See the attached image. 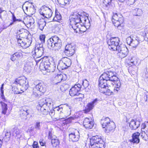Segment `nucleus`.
I'll return each instance as SVG.
<instances>
[{"label": "nucleus", "instance_id": "obj_58", "mask_svg": "<svg viewBox=\"0 0 148 148\" xmlns=\"http://www.w3.org/2000/svg\"><path fill=\"white\" fill-rule=\"evenodd\" d=\"M36 90L35 91L34 90H33V95H34L36 97H37L38 96V92H36Z\"/></svg>", "mask_w": 148, "mask_h": 148}, {"label": "nucleus", "instance_id": "obj_17", "mask_svg": "<svg viewBox=\"0 0 148 148\" xmlns=\"http://www.w3.org/2000/svg\"><path fill=\"white\" fill-rule=\"evenodd\" d=\"M23 9L24 12H31L34 10L35 7L32 3L26 2L23 5Z\"/></svg>", "mask_w": 148, "mask_h": 148}, {"label": "nucleus", "instance_id": "obj_26", "mask_svg": "<svg viewBox=\"0 0 148 148\" xmlns=\"http://www.w3.org/2000/svg\"><path fill=\"white\" fill-rule=\"evenodd\" d=\"M48 138L51 140V144L53 147H56L59 144V141L58 139L53 138L51 131H49V132Z\"/></svg>", "mask_w": 148, "mask_h": 148}, {"label": "nucleus", "instance_id": "obj_38", "mask_svg": "<svg viewBox=\"0 0 148 148\" xmlns=\"http://www.w3.org/2000/svg\"><path fill=\"white\" fill-rule=\"evenodd\" d=\"M62 17L60 14L58 12H56L55 15L54 17L53 20V21L60 22L62 20Z\"/></svg>", "mask_w": 148, "mask_h": 148}, {"label": "nucleus", "instance_id": "obj_53", "mask_svg": "<svg viewBox=\"0 0 148 148\" xmlns=\"http://www.w3.org/2000/svg\"><path fill=\"white\" fill-rule=\"evenodd\" d=\"M55 111L53 110H51L49 112V115L51 116V117L52 118L54 116L55 113Z\"/></svg>", "mask_w": 148, "mask_h": 148}, {"label": "nucleus", "instance_id": "obj_13", "mask_svg": "<svg viewBox=\"0 0 148 148\" xmlns=\"http://www.w3.org/2000/svg\"><path fill=\"white\" fill-rule=\"evenodd\" d=\"M127 43L133 47H136L139 43L140 41L139 37L136 38L132 37L131 36L128 37L126 40Z\"/></svg>", "mask_w": 148, "mask_h": 148}, {"label": "nucleus", "instance_id": "obj_7", "mask_svg": "<svg viewBox=\"0 0 148 148\" xmlns=\"http://www.w3.org/2000/svg\"><path fill=\"white\" fill-rule=\"evenodd\" d=\"M20 36H17V41L18 45L22 47L26 48L28 47L31 44L32 42V37L30 35H28V37L25 40L24 38H20Z\"/></svg>", "mask_w": 148, "mask_h": 148}, {"label": "nucleus", "instance_id": "obj_10", "mask_svg": "<svg viewBox=\"0 0 148 148\" xmlns=\"http://www.w3.org/2000/svg\"><path fill=\"white\" fill-rule=\"evenodd\" d=\"M81 86L79 84L75 85L74 86L72 87L70 89L69 91V94L71 96H78L79 95H81L79 97L77 98L79 101L82 100V98L84 97L83 94H81L79 92L80 91Z\"/></svg>", "mask_w": 148, "mask_h": 148}, {"label": "nucleus", "instance_id": "obj_62", "mask_svg": "<svg viewBox=\"0 0 148 148\" xmlns=\"http://www.w3.org/2000/svg\"><path fill=\"white\" fill-rule=\"evenodd\" d=\"M17 19L16 18V17L14 14L12 15V20L13 22H15L16 21Z\"/></svg>", "mask_w": 148, "mask_h": 148}, {"label": "nucleus", "instance_id": "obj_31", "mask_svg": "<svg viewBox=\"0 0 148 148\" xmlns=\"http://www.w3.org/2000/svg\"><path fill=\"white\" fill-rule=\"evenodd\" d=\"M62 106V105H60L59 106L56 107L54 109L55 112H58L57 113L60 114L59 116L60 118L59 119H56L57 120L60 119H61L62 118V114L63 113V110Z\"/></svg>", "mask_w": 148, "mask_h": 148}, {"label": "nucleus", "instance_id": "obj_8", "mask_svg": "<svg viewBox=\"0 0 148 148\" xmlns=\"http://www.w3.org/2000/svg\"><path fill=\"white\" fill-rule=\"evenodd\" d=\"M120 40L118 37L111 38L107 42L109 48L113 51H117L118 47H120L121 44H119Z\"/></svg>", "mask_w": 148, "mask_h": 148}, {"label": "nucleus", "instance_id": "obj_52", "mask_svg": "<svg viewBox=\"0 0 148 148\" xmlns=\"http://www.w3.org/2000/svg\"><path fill=\"white\" fill-rule=\"evenodd\" d=\"M45 36L44 35H41L40 36V38L42 43H44Z\"/></svg>", "mask_w": 148, "mask_h": 148}, {"label": "nucleus", "instance_id": "obj_27", "mask_svg": "<svg viewBox=\"0 0 148 148\" xmlns=\"http://www.w3.org/2000/svg\"><path fill=\"white\" fill-rule=\"evenodd\" d=\"M21 131L19 129L16 127L12 129L11 131V134L15 138H18L20 137Z\"/></svg>", "mask_w": 148, "mask_h": 148}, {"label": "nucleus", "instance_id": "obj_49", "mask_svg": "<svg viewBox=\"0 0 148 148\" xmlns=\"http://www.w3.org/2000/svg\"><path fill=\"white\" fill-rule=\"evenodd\" d=\"M12 90L14 92V94H18L21 93V92L19 91L17 87L13 88Z\"/></svg>", "mask_w": 148, "mask_h": 148}, {"label": "nucleus", "instance_id": "obj_59", "mask_svg": "<svg viewBox=\"0 0 148 148\" xmlns=\"http://www.w3.org/2000/svg\"><path fill=\"white\" fill-rule=\"evenodd\" d=\"M1 98L3 99H4V100H5V96L4 95V92H1Z\"/></svg>", "mask_w": 148, "mask_h": 148}, {"label": "nucleus", "instance_id": "obj_46", "mask_svg": "<svg viewBox=\"0 0 148 148\" xmlns=\"http://www.w3.org/2000/svg\"><path fill=\"white\" fill-rule=\"evenodd\" d=\"M49 65L47 71L49 72H53L55 70V66L54 65L51 64H50Z\"/></svg>", "mask_w": 148, "mask_h": 148}, {"label": "nucleus", "instance_id": "obj_23", "mask_svg": "<svg viewBox=\"0 0 148 148\" xmlns=\"http://www.w3.org/2000/svg\"><path fill=\"white\" fill-rule=\"evenodd\" d=\"M29 111L25 107H23L20 110V115L22 118L26 119L27 116L29 113Z\"/></svg>", "mask_w": 148, "mask_h": 148}, {"label": "nucleus", "instance_id": "obj_22", "mask_svg": "<svg viewBox=\"0 0 148 148\" xmlns=\"http://www.w3.org/2000/svg\"><path fill=\"white\" fill-rule=\"evenodd\" d=\"M46 86L43 83H40L35 86L34 90L35 91L36 90L37 91H39L43 93L46 91Z\"/></svg>", "mask_w": 148, "mask_h": 148}, {"label": "nucleus", "instance_id": "obj_29", "mask_svg": "<svg viewBox=\"0 0 148 148\" xmlns=\"http://www.w3.org/2000/svg\"><path fill=\"white\" fill-rule=\"evenodd\" d=\"M75 27H76L75 28H72L76 33H82L85 32L86 30V28L85 26L84 25L82 26V25L80 24V25H79L77 27V26H75Z\"/></svg>", "mask_w": 148, "mask_h": 148}, {"label": "nucleus", "instance_id": "obj_30", "mask_svg": "<svg viewBox=\"0 0 148 148\" xmlns=\"http://www.w3.org/2000/svg\"><path fill=\"white\" fill-rule=\"evenodd\" d=\"M22 53L20 52H16L12 55H10V60L14 62L18 60L21 56Z\"/></svg>", "mask_w": 148, "mask_h": 148}, {"label": "nucleus", "instance_id": "obj_40", "mask_svg": "<svg viewBox=\"0 0 148 148\" xmlns=\"http://www.w3.org/2000/svg\"><path fill=\"white\" fill-rule=\"evenodd\" d=\"M112 82H116L115 84H116V86L115 87L114 90V91H116L118 92L119 90V88L121 85V83L119 81V79L118 77V79L115 81H111Z\"/></svg>", "mask_w": 148, "mask_h": 148}, {"label": "nucleus", "instance_id": "obj_48", "mask_svg": "<svg viewBox=\"0 0 148 148\" xmlns=\"http://www.w3.org/2000/svg\"><path fill=\"white\" fill-rule=\"evenodd\" d=\"M135 11H136V14L135 15L136 16H140L143 13L142 11L140 9H136Z\"/></svg>", "mask_w": 148, "mask_h": 148}, {"label": "nucleus", "instance_id": "obj_24", "mask_svg": "<svg viewBox=\"0 0 148 148\" xmlns=\"http://www.w3.org/2000/svg\"><path fill=\"white\" fill-rule=\"evenodd\" d=\"M140 124V121L132 119L130 123L129 126L132 130H135L139 127Z\"/></svg>", "mask_w": 148, "mask_h": 148}, {"label": "nucleus", "instance_id": "obj_14", "mask_svg": "<svg viewBox=\"0 0 148 148\" xmlns=\"http://www.w3.org/2000/svg\"><path fill=\"white\" fill-rule=\"evenodd\" d=\"M117 51H118V55L121 58L126 57L128 53L127 48L124 45L121 44V46L118 47Z\"/></svg>", "mask_w": 148, "mask_h": 148}, {"label": "nucleus", "instance_id": "obj_55", "mask_svg": "<svg viewBox=\"0 0 148 148\" xmlns=\"http://www.w3.org/2000/svg\"><path fill=\"white\" fill-rule=\"evenodd\" d=\"M76 118H77L75 116L71 117L68 119V120L69 122H71L72 120H74L76 119Z\"/></svg>", "mask_w": 148, "mask_h": 148}, {"label": "nucleus", "instance_id": "obj_39", "mask_svg": "<svg viewBox=\"0 0 148 148\" xmlns=\"http://www.w3.org/2000/svg\"><path fill=\"white\" fill-rule=\"evenodd\" d=\"M57 68L59 70H62L67 68L62 61V59L60 60L57 66Z\"/></svg>", "mask_w": 148, "mask_h": 148}, {"label": "nucleus", "instance_id": "obj_56", "mask_svg": "<svg viewBox=\"0 0 148 148\" xmlns=\"http://www.w3.org/2000/svg\"><path fill=\"white\" fill-rule=\"evenodd\" d=\"M144 40L146 41H148V33H145L144 36Z\"/></svg>", "mask_w": 148, "mask_h": 148}, {"label": "nucleus", "instance_id": "obj_37", "mask_svg": "<svg viewBox=\"0 0 148 148\" xmlns=\"http://www.w3.org/2000/svg\"><path fill=\"white\" fill-rule=\"evenodd\" d=\"M129 62V64L131 66L133 65H136L137 64L138 61V60L135 57H133L131 58Z\"/></svg>", "mask_w": 148, "mask_h": 148}, {"label": "nucleus", "instance_id": "obj_20", "mask_svg": "<svg viewBox=\"0 0 148 148\" xmlns=\"http://www.w3.org/2000/svg\"><path fill=\"white\" fill-rule=\"evenodd\" d=\"M83 125L86 128L91 129L93 127L94 123L91 119L86 118L83 121Z\"/></svg>", "mask_w": 148, "mask_h": 148}, {"label": "nucleus", "instance_id": "obj_36", "mask_svg": "<svg viewBox=\"0 0 148 148\" xmlns=\"http://www.w3.org/2000/svg\"><path fill=\"white\" fill-rule=\"evenodd\" d=\"M0 103L1 105L2 109L1 113L4 114H5L6 113L7 110H8V108H7V105L6 104L2 101H0Z\"/></svg>", "mask_w": 148, "mask_h": 148}, {"label": "nucleus", "instance_id": "obj_54", "mask_svg": "<svg viewBox=\"0 0 148 148\" xmlns=\"http://www.w3.org/2000/svg\"><path fill=\"white\" fill-rule=\"evenodd\" d=\"M32 146L33 148H39L38 143L36 141H34V142Z\"/></svg>", "mask_w": 148, "mask_h": 148}, {"label": "nucleus", "instance_id": "obj_35", "mask_svg": "<svg viewBox=\"0 0 148 148\" xmlns=\"http://www.w3.org/2000/svg\"><path fill=\"white\" fill-rule=\"evenodd\" d=\"M50 63L49 62H42L41 63L40 65V67L42 70L48 71L49 66L50 65Z\"/></svg>", "mask_w": 148, "mask_h": 148}, {"label": "nucleus", "instance_id": "obj_12", "mask_svg": "<svg viewBox=\"0 0 148 148\" xmlns=\"http://www.w3.org/2000/svg\"><path fill=\"white\" fill-rule=\"evenodd\" d=\"M14 84H19L23 87L25 90H27L29 87L28 82L26 78L24 77H19L16 78L13 82Z\"/></svg>", "mask_w": 148, "mask_h": 148}, {"label": "nucleus", "instance_id": "obj_51", "mask_svg": "<svg viewBox=\"0 0 148 148\" xmlns=\"http://www.w3.org/2000/svg\"><path fill=\"white\" fill-rule=\"evenodd\" d=\"M39 143L41 146H44L45 144V142L42 139H40L39 141Z\"/></svg>", "mask_w": 148, "mask_h": 148}, {"label": "nucleus", "instance_id": "obj_19", "mask_svg": "<svg viewBox=\"0 0 148 148\" xmlns=\"http://www.w3.org/2000/svg\"><path fill=\"white\" fill-rule=\"evenodd\" d=\"M79 131L76 130L73 132L69 134V137L70 140L73 142H76L78 141L79 138Z\"/></svg>", "mask_w": 148, "mask_h": 148}, {"label": "nucleus", "instance_id": "obj_28", "mask_svg": "<svg viewBox=\"0 0 148 148\" xmlns=\"http://www.w3.org/2000/svg\"><path fill=\"white\" fill-rule=\"evenodd\" d=\"M88 14L85 12H83L81 13L80 18L81 19L80 22L82 23L84 25L86 24L87 20L89 22V20L88 19Z\"/></svg>", "mask_w": 148, "mask_h": 148}, {"label": "nucleus", "instance_id": "obj_43", "mask_svg": "<svg viewBox=\"0 0 148 148\" xmlns=\"http://www.w3.org/2000/svg\"><path fill=\"white\" fill-rule=\"evenodd\" d=\"M58 3L64 6L66 4H69L70 0H57Z\"/></svg>", "mask_w": 148, "mask_h": 148}, {"label": "nucleus", "instance_id": "obj_42", "mask_svg": "<svg viewBox=\"0 0 148 148\" xmlns=\"http://www.w3.org/2000/svg\"><path fill=\"white\" fill-rule=\"evenodd\" d=\"M112 0H103V2L107 10H108L111 4Z\"/></svg>", "mask_w": 148, "mask_h": 148}, {"label": "nucleus", "instance_id": "obj_16", "mask_svg": "<svg viewBox=\"0 0 148 148\" xmlns=\"http://www.w3.org/2000/svg\"><path fill=\"white\" fill-rule=\"evenodd\" d=\"M75 49V46L74 45L69 44L66 46L64 52L67 56H71L74 54Z\"/></svg>", "mask_w": 148, "mask_h": 148}, {"label": "nucleus", "instance_id": "obj_45", "mask_svg": "<svg viewBox=\"0 0 148 148\" xmlns=\"http://www.w3.org/2000/svg\"><path fill=\"white\" fill-rule=\"evenodd\" d=\"M27 19V24H29L30 25H33L34 23V19L32 17H29Z\"/></svg>", "mask_w": 148, "mask_h": 148}, {"label": "nucleus", "instance_id": "obj_41", "mask_svg": "<svg viewBox=\"0 0 148 148\" xmlns=\"http://www.w3.org/2000/svg\"><path fill=\"white\" fill-rule=\"evenodd\" d=\"M11 134L10 132H7L4 134V135L5 134L4 137L1 136L2 137L3 141L4 140L5 142H8L10 140Z\"/></svg>", "mask_w": 148, "mask_h": 148}, {"label": "nucleus", "instance_id": "obj_44", "mask_svg": "<svg viewBox=\"0 0 148 148\" xmlns=\"http://www.w3.org/2000/svg\"><path fill=\"white\" fill-rule=\"evenodd\" d=\"M140 134V136L144 140H148V136L145 133V132L144 131H142Z\"/></svg>", "mask_w": 148, "mask_h": 148}, {"label": "nucleus", "instance_id": "obj_32", "mask_svg": "<svg viewBox=\"0 0 148 148\" xmlns=\"http://www.w3.org/2000/svg\"><path fill=\"white\" fill-rule=\"evenodd\" d=\"M46 22L43 18L40 19L38 21V24L39 28L42 31L44 29V27L46 25Z\"/></svg>", "mask_w": 148, "mask_h": 148}, {"label": "nucleus", "instance_id": "obj_15", "mask_svg": "<svg viewBox=\"0 0 148 148\" xmlns=\"http://www.w3.org/2000/svg\"><path fill=\"white\" fill-rule=\"evenodd\" d=\"M44 49L42 43L37 44L35 47L34 51L32 52V53L33 55L35 53L36 57H40L43 54Z\"/></svg>", "mask_w": 148, "mask_h": 148}, {"label": "nucleus", "instance_id": "obj_2", "mask_svg": "<svg viewBox=\"0 0 148 148\" xmlns=\"http://www.w3.org/2000/svg\"><path fill=\"white\" fill-rule=\"evenodd\" d=\"M53 103L50 99L44 98L40 100L37 108L41 114L47 115L48 114L50 108H53Z\"/></svg>", "mask_w": 148, "mask_h": 148}, {"label": "nucleus", "instance_id": "obj_1", "mask_svg": "<svg viewBox=\"0 0 148 148\" xmlns=\"http://www.w3.org/2000/svg\"><path fill=\"white\" fill-rule=\"evenodd\" d=\"M118 79L117 74L113 71L109 70L103 73L100 77L99 79V90L107 86V82L113 81Z\"/></svg>", "mask_w": 148, "mask_h": 148}, {"label": "nucleus", "instance_id": "obj_64", "mask_svg": "<svg viewBox=\"0 0 148 148\" xmlns=\"http://www.w3.org/2000/svg\"><path fill=\"white\" fill-rule=\"evenodd\" d=\"M68 110H69V112H68L67 114L68 115H69L71 114V110H70V108H68Z\"/></svg>", "mask_w": 148, "mask_h": 148}, {"label": "nucleus", "instance_id": "obj_9", "mask_svg": "<svg viewBox=\"0 0 148 148\" xmlns=\"http://www.w3.org/2000/svg\"><path fill=\"white\" fill-rule=\"evenodd\" d=\"M81 14V13L80 12H75L72 14L70 19V27L72 28H75L76 27L75 26L78 27L80 25Z\"/></svg>", "mask_w": 148, "mask_h": 148}, {"label": "nucleus", "instance_id": "obj_25", "mask_svg": "<svg viewBox=\"0 0 148 148\" xmlns=\"http://www.w3.org/2000/svg\"><path fill=\"white\" fill-rule=\"evenodd\" d=\"M140 134L138 132L133 133L132 136V139L130 140V141L133 143L137 144L140 142L139 138Z\"/></svg>", "mask_w": 148, "mask_h": 148}, {"label": "nucleus", "instance_id": "obj_61", "mask_svg": "<svg viewBox=\"0 0 148 148\" xmlns=\"http://www.w3.org/2000/svg\"><path fill=\"white\" fill-rule=\"evenodd\" d=\"M4 84H3L1 85V87L0 88V90H1V92H4L3 91V86H4Z\"/></svg>", "mask_w": 148, "mask_h": 148}, {"label": "nucleus", "instance_id": "obj_6", "mask_svg": "<svg viewBox=\"0 0 148 148\" xmlns=\"http://www.w3.org/2000/svg\"><path fill=\"white\" fill-rule=\"evenodd\" d=\"M112 21L114 26L119 29L122 26V24L124 22V18L122 15L119 13L113 12Z\"/></svg>", "mask_w": 148, "mask_h": 148}, {"label": "nucleus", "instance_id": "obj_18", "mask_svg": "<svg viewBox=\"0 0 148 148\" xmlns=\"http://www.w3.org/2000/svg\"><path fill=\"white\" fill-rule=\"evenodd\" d=\"M54 76V79L53 81L54 82V83L56 84H57L58 83H60L61 81H64L66 79V76L65 74H55Z\"/></svg>", "mask_w": 148, "mask_h": 148}, {"label": "nucleus", "instance_id": "obj_21", "mask_svg": "<svg viewBox=\"0 0 148 148\" xmlns=\"http://www.w3.org/2000/svg\"><path fill=\"white\" fill-rule=\"evenodd\" d=\"M97 99H96L88 103L85 107L84 110L85 113H87L91 110L94 106V105L96 104Z\"/></svg>", "mask_w": 148, "mask_h": 148}, {"label": "nucleus", "instance_id": "obj_57", "mask_svg": "<svg viewBox=\"0 0 148 148\" xmlns=\"http://www.w3.org/2000/svg\"><path fill=\"white\" fill-rule=\"evenodd\" d=\"M142 128L141 129V132L142 131H144V130L146 127V125L145 123H143L142 125Z\"/></svg>", "mask_w": 148, "mask_h": 148}, {"label": "nucleus", "instance_id": "obj_4", "mask_svg": "<svg viewBox=\"0 0 148 148\" xmlns=\"http://www.w3.org/2000/svg\"><path fill=\"white\" fill-rule=\"evenodd\" d=\"M48 48H52L55 50H58L62 47L61 39L58 36H54L51 37L47 41Z\"/></svg>", "mask_w": 148, "mask_h": 148}, {"label": "nucleus", "instance_id": "obj_60", "mask_svg": "<svg viewBox=\"0 0 148 148\" xmlns=\"http://www.w3.org/2000/svg\"><path fill=\"white\" fill-rule=\"evenodd\" d=\"M3 141V139L2 137H1V136H0V148L1 147Z\"/></svg>", "mask_w": 148, "mask_h": 148}, {"label": "nucleus", "instance_id": "obj_50", "mask_svg": "<svg viewBox=\"0 0 148 148\" xmlns=\"http://www.w3.org/2000/svg\"><path fill=\"white\" fill-rule=\"evenodd\" d=\"M40 122H37L35 124V129L39 130L40 129Z\"/></svg>", "mask_w": 148, "mask_h": 148}, {"label": "nucleus", "instance_id": "obj_11", "mask_svg": "<svg viewBox=\"0 0 148 148\" xmlns=\"http://www.w3.org/2000/svg\"><path fill=\"white\" fill-rule=\"evenodd\" d=\"M39 13L44 17L47 18L51 17L53 13L51 10L48 7L45 5L41 7L39 10Z\"/></svg>", "mask_w": 148, "mask_h": 148}, {"label": "nucleus", "instance_id": "obj_33", "mask_svg": "<svg viewBox=\"0 0 148 148\" xmlns=\"http://www.w3.org/2000/svg\"><path fill=\"white\" fill-rule=\"evenodd\" d=\"M61 59L67 68L71 66V62L69 58L67 57H64L62 58Z\"/></svg>", "mask_w": 148, "mask_h": 148}, {"label": "nucleus", "instance_id": "obj_63", "mask_svg": "<svg viewBox=\"0 0 148 148\" xmlns=\"http://www.w3.org/2000/svg\"><path fill=\"white\" fill-rule=\"evenodd\" d=\"M146 101L148 102V93L146 94Z\"/></svg>", "mask_w": 148, "mask_h": 148}, {"label": "nucleus", "instance_id": "obj_47", "mask_svg": "<svg viewBox=\"0 0 148 148\" xmlns=\"http://www.w3.org/2000/svg\"><path fill=\"white\" fill-rule=\"evenodd\" d=\"M89 82L86 79H85L82 81V85L85 88L87 87L89 85Z\"/></svg>", "mask_w": 148, "mask_h": 148}, {"label": "nucleus", "instance_id": "obj_3", "mask_svg": "<svg viewBox=\"0 0 148 148\" xmlns=\"http://www.w3.org/2000/svg\"><path fill=\"white\" fill-rule=\"evenodd\" d=\"M100 122L103 128L104 129V131L106 133L112 132L115 128L114 123L111 121L108 117L102 118Z\"/></svg>", "mask_w": 148, "mask_h": 148}, {"label": "nucleus", "instance_id": "obj_5", "mask_svg": "<svg viewBox=\"0 0 148 148\" xmlns=\"http://www.w3.org/2000/svg\"><path fill=\"white\" fill-rule=\"evenodd\" d=\"M90 148H104V142L101 136H93L90 139Z\"/></svg>", "mask_w": 148, "mask_h": 148}, {"label": "nucleus", "instance_id": "obj_34", "mask_svg": "<svg viewBox=\"0 0 148 148\" xmlns=\"http://www.w3.org/2000/svg\"><path fill=\"white\" fill-rule=\"evenodd\" d=\"M107 87H105V88L100 89L99 91L100 92L105 94L107 95H111V94L112 93V92L111 91L110 89L106 88Z\"/></svg>", "mask_w": 148, "mask_h": 148}]
</instances>
